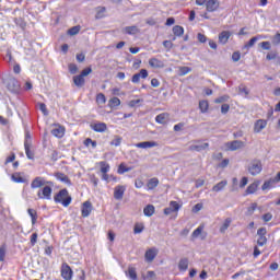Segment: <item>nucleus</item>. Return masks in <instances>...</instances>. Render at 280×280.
<instances>
[{
    "label": "nucleus",
    "instance_id": "obj_50",
    "mask_svg": "<svg viewBox=\"0 0 280 280\" xmlns=\"http://www.w3.org/2000/svg\"><path fill=\"white\" fill-rule=\"evenodd\" d=\"M37 242H38V233H33L31 235V246H36Z\"/></svg>",
    "mask_w": 280,
    "mask_h": 280
},
{
    "label": "nucleus",
    "instance_id": "obj_62",
    "mask_svg": "<svg viewBox=\"0 0 280 280\" xmlns=\"http://www.w3.org/2000/svg\"><path fill=\"white\" fill-rule=\"evenodd\" d=\"M25 145H32V136H30V133L25 135L24 147Z\"/></svg>",
    "mask_w": 280,
    "mask_h": 280
},
{
    "label": "nucleus",
    "instance_id": "obj_38",
    "mask_svg": "<svg viewBox=\"0 0 280 280\" xmlns=\"http://www.w3.org/2000/svg\"><path fill=\"white\" fill-rule=\"evenodd\" d=\"M199 110L201 113H208V110H209V101H200L199 102Z\"/></svg>",
    "mask_w": 280,
    "mask_h": 280
},
{
    "label": "nucleus",
    "instance_id": "obj_33",
    "mask_svg": "<svg viewBox=\"0 0 280 280\" xmlns=\"http://www.w3.org/2000/svg\"><path fill=\"white\" fill-rule=\"evenodd\" d=\"M258 187H259V185L257 183L250 184L247 187V189L245 190V196H250V194H255V191H257Z\"/></svg>",
    "mask_w": 280,
    "mask_h": 280
},
{
    "label": "nucleus",
    "instance_id": "obj_3",
    "mask_svg": "<svg viewBox=\"0 0 280 280\" xmlns=\"http://www.w3.org/2000/svg\"><path fill=\"white\" fill-rule=\"evenodd\" d=\"M54 202L67 208L71 205V202H73V197H71V194H69V189L62 188L54 195Z\"/></svg>",
    "mask_w": 280,
    "mask_h": 280
},
{
    "label": "nucleus",
    "instance_id": "obj_1",
    "mask_svg": "<svg viewBox=\"0 0 280 280\" xmlns=\"http://www.w3.org/2000/svg\"><path fill=\"white\" fill-rule=\"evenodd\" d=\"M32 189H39L37 191V198L39 200H50L51 194H54V182L46 180L45 177H35L31 183Z\"/></svg>",
    "mask_w": 280,
    "mask_h": 280
},
{
    "label": "nucleus",
    "instance_id": "obj_30",
    "mask_svg": "<svg viewBox=\"0 0 280 280\" xmlns=\"http://www.w3.org/2000/svg\"><path fill=\"white\" fill-rule=\"evenodd\" d=\"M147 187L149 190L156 189V187H159V178L153 177L149 179V182L147 183Z\"/></svg>",
    "mask_w": 280,
    "mask_h": 280
},
{
    "label": "nucleus",
    "instance_id": "obj_9",
    "mask_svg": "<svg viewBox=\"0 0 280 280\" xmlns=\"http://www.w3.org/2000/svg\"><path fill=\"white\" fill-rule=\"evenodd\" d=\"M92 212H93V203L90 200L84 201L81 206L82 218H89V215H91Z\"/></svg>",
    "mask_w": 280,
    "mask_h": 280
},
{
    "label": "nucleus",
    "instance_id": "obj_45",
    "mask_svg": "<svg viewBox=\"0 0 280 280\" xmlns=\"http://www.w3.org/2000/svg\"><path fill=\"white\" fill-rule=\"evenodd\" d=\"M96 103L97 104H106V95H104V93H98L96 95Z\"/></svg>",
    "mask_w": 280,
    "mask_h": 280
},
{
    "label": "nucleus",
    "instance_id": "obj_61",
    "mask_svg": "<svg viewBox=\"0 0 280 280\" xmlns=\"http://www.w3.org/2000/svg\"><path fill=\"white\" fill-rule=\"evenodd\" d=\"M246 185H248V177H243L240 182L241 189H244V187H246Z\"/></svg>",
    "mask_w": 280,
    "mask_h": 280
},
{
    "label": "nucleus",
    "instance_id": "obj_55",
    "mask_svg": "<svg viewBox=\"0 0 280 280\" xmlns=\"http://www.w3.org/2000/svg\"><path fill=\"white\" fill-rule=\"evenodd\" d=\"M229 110H231V105H229V104H223V105L221 106V113H222V115H226V113H229Z\"/></svg>",
    "mask_w": 280,
    "mask_h": 280
},
{
    "label": "nucleus",
    "instance_id": "obj_48",
    "mask_svg": "<svg viewBox=\"0 0 280 280\" xmlns=\"http://www.w3.org/2000/svg\"><path fill=\"white\" fill-rule=\"evenodd\" d=\"M83 143L86 148H89V145H92V148H97V142L91 138L85 139Z\"/></svg>",
    "mask_w": 280,
    "mask_h": 280
},
{
    "label": "nucleus",
    "instance_id": "obj_44",
    "mask_svg": "<svg viewBox=\"0 0 280 280\" xmlns=\"http://www.w3.org/2000/svg\"><path fill=\"white\" fill-rule=\"evenodd\" d=\"M8 250V247L5 244L0 246V261H5V252Z\"/></svg>",
    "mask_w": 280,
    "mask_h": 280
},
{
    "label": "nucleus",
    "instance_id": "obj_4",
    "mask_svg": "<svg viewBox=\"0 0 280 280\" xmlns=\"http://www.w3.org/2000/svg\"><path fill=\"white\" fill-rule=\"evenodd\" d=\"M90 73H93V69L91 67L83 69L79 75H74L72 78L73 84H75L79 89H82V86L86 84V80L84 78L90 75Z\"/></svg>",
    "mask_w": 280,
    "mask_h": 280
},
{
    "label": "nucleus",
    "instance_id": "obj_37",
    "mask_svg": "<svg viewBox=\"0 0 280 280\" xmlns=\"http://www.w3.org/2000/svg\"><path fill=\"white\" fill-rule=\"evenodd\" d=\"M144 230H145V225L143 223H136L133 226L135 235H139V233H143Z\"/></svg>",
    "mask_w": 280,
    "mask_h": 280
},
{
    "label": "nucleus",
    "instance_id": "obj_54",
    "mask_svg": "<svg viewBox=\"0 0 280 280\" xmlns=\"http://www.w3.org/2000/svg\"><path fill=\"white\" fill-rule=\"evenodd\" d=\"M16 160V154L11 153L10 156L5 159L4 165H8V163H13V161Z\"/></svg>",
    "mask_w": 280,
    "mask_h": 280
},
{
    "label": "nucleus",
    "instance_id": "obj_32",
    "mask_svg": "<svg viewBox=\"0 0 280 280\" xmlns=\"http://www.w3.org/2000/svg\"><path fill=\"white\" fill-rule=\"evenodd\" d=\"M170 118V114L167 113H162L155 117L156 124H165V120Z\"/></svg>",
    "mask_w": 280,
    "mask_h": 280
},
{
    "label": "nucleus",
    "instance_id": "obj_15",
    "mask_svg": "<svg viewBox=\"0 0 280 280\" xmlns=\"http://www.w3.org/2000/svg\"><path fill=\"white\" fill-rule=\"evenodd\" d=\"M90 128L94 130V132H106V130H108L106 122H94L90 125Z\"/></svg>",
    "mask_w": 280,
    "mask_h": 280
},
{
    "label": "nucleus",
    "instance_id": "obj_8",
    "mask_svg": "<svg viewBox=\"0 0 280 280\" xmlns=\"http://www.w3.org/2000/svg\"><path fill=\"white\" fill-rule=\"evenodd\" d=\"M150 75V73L145 69H141L139 72L135 73L131 77L132 84H139L141 80H147V78Z\"/></svg>",
    "mask_w": 280,
    "mask_h": 280
},
{
    "label": "nucleus",
    "instance_id": "obj_12",
    "mask_svg": "<svg viewBox=\"0 0 280 280\" xmlns=\"http://www.w3.org/2000/svg\"><path fill=\"white\" fill-rule=\"evenodd\" d=\"M50 132L52 137L62 139V137H65V132H67V129L62 125H55V128Z\"/></svg>",
    "mask_w": 280,
    "mask_h": 280
},
{
    "label": "nucleus",
    "instance_id": "obj_24",
    "mask_svg": "<svg viewBox=\"0 0 280 280\" xmlns=\"http://www.w3.org/2000/svg\"><path fill=\"white\" fill-rule=\"evenodd\" d=\"M98 165L102 174H108L110 172V164H108L106 161L98 162Z\"/></svg>",
    "mask_w": 280,
    "mask_h": 280
},
{
    "label": "nucleus",
    "instance_id": "obj_47",
    "mask_svg": "<svg viewBox=\"0 0 280 280\" xmlns=\"http://www.w3.org/2000/svg\"><path fill=\"white\" fill-rule=\"evenodd\" d=\"M121 137L115 136V138L110 141V145H115V148H118V145H121Z\"/></svg>",
    "mask_w": 280,
    "mask_h": 280
},
{
    "label": "nucleus",
    "instance_id": "obj_26",
    "mask_svg": "<svg viewBox=\"0 0 280 280\" xmlns=\"http://www.w3.org/2000/svg\"><path fill=\"white\" fill-rule=\"evenodd\" d=\"M156 209L152 205H148L143 209V213L147 218H152V214L155 213Z\"/></svg>",
    "mask_w": 280,
    "mask_h": 280
},
{
    "label": "nucleus",
    "instance_id": "obj_46",
    "mask_svg": "<svg viewBox=\"0 0 280 280\" xmlns=\"http://www.w3.org/2000/svg\"><path fill=\"white\" fill-rule=\"evenodd\" d=\"M257 211V203L254 202L250 205V207L247 208L246 215H253Z\"/></svg>",
    "mask_w": 280,
    "mask_h": 280
},
{
    "label": "nucleus",
    "instance_id": "obj_41",
    "mask_svg": "<svg viewBox=\"0 0 280 280\" xmlns=\"http://www.w3.org/2000/svg\"><path fill=\"white\" fill-rule=\"evenodd\" d=\"M132 171V167H128L126 166V164L121 163L119 166H118V174H126V172H131Z\"/></svg>",
    "mask_w": 280,
    "mask_h": 280
},
{
    "label": "nucleus",
    "instance_id": "obj_29",
    "mask_svg": "<svg viewBox=\"0 0 280 280\" xmlns=\"http://www.w3.org/2000/svg\"><path fill=\"white\" fill-rule=\"evenodd\" d=\"M28 215L31 217L32 220V225L34 226V224H36L37 220H38V212H36L35 209L30 208L27 210Z\"/></svg>",
    "mask_w": 280,
    "mask_h": 280
},
{
    "label": "nucleus",
    "instance_id": "obj_60",
    "mask_svg": "<svg viewBox=\"0 0 280 280\" xmlns=\"http://www.w3.org/2000/svg\"><path fill=\"white\" fill-rule=\"evenodd\" d=\"M18 82L15 81V79H11L8 83V89L9 91H14V88L12 86H16Z\"/></svg>",
    "mask_w": 280,
    "mask_h": 280
},
{
    "label": "nucleus",
    "instance_id": "obj_42",
    "mask_svg": "<svg viewBox=\"0 0 280 280\" xmlns=\"http://www.w3.org/2000/svg\"><path fill=\"white\" fill-rule=\"evenodd\" d=\"M259 36H255V37H252L247 44H245V49H250V47H254L255 46V43H257V40H259Z\"/></svg>",
    "mask_w": 280,
    "mask_h": 280
},
{
    "label": "nucleus",
    "instance_id": "obj_20",
    "mask_svg": "<svg viewBox=\"0 0 280 280\" xmlns=\"http://www.w3.org/2000/svg\"><path fill=\"white\" fill-rule=\"evenodd\" d=\"M230 38H231V32L229 31H223L219 34V43H221V45H226Z\"/></svg>",
    "mask_w": 280,
    "mask_h": 280
},
{
    "label": "nucleus",
    "instance_id": "obj_5",
    "mask_svg": "<svg viewBox=\"0 0 280 280\" xmlns=\"http://www.w3.org/2000/svg\"><path fill=\"white\" fill-rule=\"evenodd\" d=\"M60 275L63 280H73V269L67 262L61 264Z\"/></svg>",
    "mask_w": 280,
    "mask_h": 280
},
{
    "label": "nucleus",
    "instance_id": "obj_56",
    "mask_svg": "<svg viewBox=\"0 0 280 280\" xmlns=\"http://www.w3.org/2000/svg\"><path fill=\"white\" fill-rule=\"evenodd\" d=\"M240 58H242V54H240V51H235L232 54V60L234 62H240Z\"/></svg>",
    "mask_w": 280,
    "mask_h": 280
},
{
    "label": "nucleus",
    "instance_id": "obj_31",
    "mask_svg": "<svg viewBox=\"0 0 280 280\" xmlns=\"http://www.w3.org/2000/svg\"><path fill=\"white\" fill-rule=\"evenodd\" d=\"M13 183H27V179L21 173H14L11 176Z\"/></svg>",
    "mask_w": 280,
    "mask_h": 280
},
{
    "label": "nucleus",
    "instance_id": "obj_53",
    "mask_svg": "<svg viewBox=\"0 0 280 280\" xmlns=\"http://www.w3.org/2000/svg\"><path fill=\"white\" fill-rule=\"evenodd\" d=\"M170 208L173 210V212L178 211V209H180V205H178V201H171Z\"/></svg>",
    "mask_w": 280,
    "mask_h": 280
},
{
    "label": "nucleus",
    "instance_id": "obj_21",
    "mask_svg": "<svg viewBox=\"0 0 280 280\" xmlns=\"http://www.w3.org/2000/svg\"><path fill=\"white\" fill-rule=\"evenodd\" d=\"M126 277H128V279L131 280H138V276H137V268L129 266L127 271H125Z\"/></svg>",
    "mask_w": 280,
    "mask_h": 280
},
{
    "label": "nucleus",
    "instance_id": "obj_28",
    "mask_svg": "<svg viewBox=\"0 0 280 280\" xmlns=\"http://www.w3.org/2000/svg\"><path fill=\"white\" fill-rule=\"evenodd\" d=\"M109 108H117V106H121V100L119 97L114 96L108 102Z\"/></svg>",
    "mask_w": 280,
    "mask_h": 280
},
{
    "label": "nucleus",
    "instance_id": "obj_43",
    "mask_svg": "<svg viewBox=\"0 0 280 280\" xmlns=\"http://www.w3.org/2000/svg\"><path fill=\"white\" fill-rule=\"evenodd\" d=\"M105 13H106V7H98L96 9V19H104Z\"/></svg>",
    "mask_w": 280,
    "mask_h": 280
},
{
    "label": "nucleus",
    "instance_id": "obj_52",
    "mask_svg": "<svg viewBox=\"0 0 280 280\" xmlns=\"http://www.w3.org/2000/svg\"><path fill=\"white\" fill-rule=\"evenodd\" d=\"M222 102H229V95H223L214 100V104H222Z\"/></svg>",
    "mask_w": 280,
    "mask_h": 280
},
{
    "label": "nucleus",
    "instance_id": "obj_14",
    "mask_svg": "<svg viewBox=\"0 0 280 280\" xmlns=\"http://www.w3.org/2000/svg\"><path fill=\"white\" fill-rule=\"evenodd\" d=\"M126 194V186L118 185L114 188L115 200H124V195Z\"/></svg>",
    "mask_w": 280,
    "mask_h": 280
},
{
    "label": "nucleus",
    "instance_id": "obj_58",
    "mask_svg": "<svg viewBox=\"0 0 280 280\" xmlns=\"http://www.w3.org/2000/svg\"><path fill=\"white\" fill-rule=\"evenodd\" d=\"M179 71H180L182 75H187V73H190L191 68H189V67H180Z\"/></svg>",
    "mask_w": 280,
    "mask_h": 280
},
{
    "label": "nucleus",
    "instance_id": "obj_6",
    "mask_svg": "<svg viewBox=\"0 0 280 280\" xmlns=\"http://www.w3.org/2000/svg\"><path fill=\"white\" fill-rule=\"evenodd\" d=\"M278 183H280V172L276 175V177L265 180V183L261 186V189H262V191H266L268 189H275V187H277Z\"/></svg>",
    "mask_w": 280,
    "mask_h": 280
},
{
    "label": "nucleus",
    "instance_id": "obj_36",
    "mask_svg": "<svg viewBox=\"0 0 280 280\" xmlns=\"http://www.w3.org/2000/svg\"><path fill=\"white\" fill-rule=\"evenodd\" d=\"M202 231H205V225L201 224L199 225L191 234V238L196 240V237H200V235H202Z\"/></svg>",
    "mask_w": 280,
    "mask_h": 280
},
{
    "label": "nucleus",
    "instance_id": "obj_13",
    "mask_svg": "<svg viewBox=\"0 0 280 280\" xmlns=\"http://www.w3.org/2000/svg\"><path fill=\"white\" fill-rule=\"evenodd\" d=\"M156 255H159V249H156L155 247H152L145 252L144 259L149 264H152V261H154V259H156Z\"/></svg>",
    "mask_w": 280,
    "mask_h": 280
},
{
    "label": "nucleus",
    "instance_id": "obj_7",
    "mask_svg": "<svg viewBox=\"0 0 280 280\" xmlns=\"http://www.w3.org/2000/svg\"><path fill=\"white\" fill-rule=\"evenodd\" d=\"M261 170H264V166L261 164V161L259 160H254L248 167V172L249 174H252V176H257V174H261Z\"/></svg>",
    "mask_w": 280,
    "mask_h": 280
},
{
    "label": "nucleus",
    "instance_id": "obj_19",
    "mask_svg": "<svg viewBox=\"0 0 280 280\" xmlns=\"http://www.w3.org/2000/svg\"><path fill=\"white\" fill-rule=\"evenodd\" d=\"M149 65L152 69H163V67H165V63L156 58L149 59Z\"/></svg>",
    "mask_w": 280,
    "mask_h": 280
},
{
    "label": "nucleus",
    "instance_id": "obj_39",
    "mask_svg": "<svg viewBox=\"0 0 280 280\" xmlns=\"http://www.w3.org/2000/svg\"><path fill=\"white\" fill-rule=\"evenodd\" d=\"M80 30H82L81 25L73 26V27L68 30V35L69 36H77V34H80Z\"/></svg>",
    "mask_w": 280,
    "mask_h": 280
},
{
    "label": "nucleus",
    "instance_id": "obj_57",
    "mask_svg": "<svg viewBox=\"0 0 280 280\" xmlns=\"http://www.w3.org/2000/svg\"><path fill=\"white\" fill-rule=\"evenodd\" d=\"M197 40L199 43H207V36L205 34H202V33H198L197 34Z\"/></svg>",
    "mask_w": 280,
    "mask_h": 280
},
{
    "label": "nucleus",
    "instance_id": "obj_40",
    "mask_svg": "<svg viewBox=\"0 0 280 280\" xmlns=\"http://www.w3.org/2000/svg\"><path fill=\"white\" fill-rule=\"evenodd\" d=\"M24 150L27 159H30V161H34V151H32V145L26 144Z\"/></svg>",
    "mask_w": 280,
    "mask_h": 280
},
{
    "label": "nucleus",
    "instance_id": "obj_34",
    "mask_svg": "<svg viewBox=\"0 0 280 280\" xmlns=\"http://www.w3.org/2000/svg\"><path fill=\"white\" fill-rule=\"evenodd\" d=\"M189 268V260L187 258L180 259L178 264V269L185 272Z\"/></svg>",
    "mask_w": 280,
    "mask_h": 280
},
{
    "label": "nucleus",
    "instance_id": "obj_51",
    "mask_svg": "<svg viewBox=\"0 0 280 280\" xmlns=\"http://www.w3.org/2000/svg\"><path fill=\"white\" fill-rule=\"evenodd\" d=\"M39 110L43 113V115L47 116L49 115V110H47V105L45 103H39Z\"/></svg>",
    "mask_w": 280,
    "mask_h": 280
},
{
    "label": "nucleus",
    "instance_id": "obj_10",
    "mask_svg": "<svg viewBox=\"0 0 280 280\" xmlns=\"http://www.w3.org/2000/svg\"><path fill=\"white\" fill-rule=\"evenodd\" d=\"M220 10V0H208L206 2V11L213 13Z\"/></svg>",
    "mask_w": 280,
    "mask_h": 280
},
{
    "label": "nucleus",
    "instance_id": "obj_2",
    "mask_svg": "<svg viewBox=\"0 0 280 280\" xmlns=\"http://www.w3.org/2000/svg\"><path fill=\"white\" fill-rule=\"evenodd\" d=\"M266 235H268V230H266V228H259L257 230L258 237L256 241V245L254 246V252H253L254 259H257L259 255H261V249H259V247L266 246V244H268V237Z\"/></svg>",
    "mask_w": 280,
    "mask_h": 280
},
{
    "label": "nucleus",
    "instance_id": "obj_11",
    "mask_svg": "<svg viewBox=\"0 0 280 280\" xmlns=\"http://www.w3.org/2000/svg\"><path fill=\"white\" fill-rule=\"evenodd\" d=\"M244 145V141L242 140H234L225 143V148H228V150H230L231 152H235V150H242Z\"/></svg>",
    "mask_w": 280,
    "mask_h": 280
},
{
    "label": "nucleus",
    "instance_id": "obj_16",
    "mask_svg": "<svg viewBox=\"0 0 280 280\" xmlns=\"http://www.w3.org/2000/svg\"><path fill=\"white\" fill-rule=\"evenodd\" d=\"M55 178H57V180H60V183H65V185H68V187H71L72 185L71 179L65 173H55Z\"/></svg>",
    "mask_w": 280,
    "mask_h": 280
},
{
    "label": "nucleus",
    "instance_id": "obj_64",
    "mask_svg": "<svg viewBox=\"0 0 280 280\" xmlns=\"http://www.w3.org/2000/svg\"><path fill=\"white\" fill-rule=\"evenodd\" d=\"M260 47L266 50H270V42L260 43Z\"/></svg>",
    "mask_w": 280,
    "mask_h": 280
},
{
    "label": "nucleus",
    "instance_id": "obj_17",
    "mask_svg": "<svg viewBox=\"0 0 280 280\" xmlns=\"http://www.w3.org/2000/svg\"><path fill=\"white\" fill-rule=\"evenodd\" d=\"M268 126V121L264 120V119H258L256 120V122L254 124V132L259 133L261 132V130H264V128H266Z\"/></svg>",
    "mask_w": 280,
    "mask_h": 280
},
{
    "label": "nucleus",
    "instance_id": "obj_23",
    "mask_svg": "<svg viewBox=\"0 0 280 280\" xmlns=\"http://www.w3.org/2000/svg\"><path fill=\"white\" fill-rule=\"evenodd\" d=\"M226 185H229V182L226 179L221 180L212 187V191H215L218 194L219 191H222V189H224Z\"/></svg>",
    "mask_w": 280,
    "mask_h": 280
},
{
    "label": "nucleus",
    "instance_id": "obj_63",
    "mask_svg": "<svg viewBox=\"0 0 280 280\" xmlns=\"http://www.w3.org/2000/svg\"><path fill=\"white\" fill-rule=\"evenodd\" d=\"M264 222H270L272 220V213L268 212L262 215Z\"/></svg>",
    "mask_w": 280,
    "mask_h": 280
},
{
    "label": "nucleus",
    "instance_id": "obj_35",
    "mask_svg": "<svg viewBox=\"0 0 280 280\" xmlns=\"http://www.w3.org/2000/svg\"><path fill=\"white\" fill-rule=\"evenodd\" d=\"M231 222H233L231 218L225 219L223 224L220 228V233H226V231L229 230V226H231Z\"/></svg>",
    "mask_w": 280,
    "mask_h": 280
},
{
    "label": "nucleus",
    "instance_id": "obj_27",
    "mask_svg": "<svg viewBox=\"0 0 280 280\" xmlns=\"http://www.w3.org/2000/svg\"><path fill=\"white\" fill-rule=\"evenodd\" d=\"M124 33L129 36H135V34H139V27L137 26H127L124 28Z\"/></svg>",
    "mask_w": 280,
    "mask_h": 280
},
{
    "label": "nucleus",
    "instance_id": "obj_18",
    "mask_svg": "<svg viewBox=\"0 0 280 280\" xmlns=\"http://www.w3.org/2000/svg\"><path fill=\"white\" fill-rule=\"evenodd\" d=\"M135 145L136 148L148 150V148H156L159 143L154 141H144V142L136 143Z\"/></svg>",
    "mask_w": 280,
    "mask_h": 280
},
{
    "label": "nucleus",
    "instance_id": "obj_49",
    "mask_svg": "<svg viewBox=\"0 0 280 280\" xmlns=\"http://www.w3.org/2000/svg\"><path fill=\"white\" fill-rule=\"evenodd\" d=\"M68 69L72 75H75V73H78V65L75 63H69Z\"/></svg>",
    "mask_w": 280,
    "mask_h": 280
},
{
    "label": "nucleus",
    "instance_id": "obj_25",
    "mask_svg": "<svg viewBox=\"0 0 280 280\" xmlns=\"http://www.w3.org/2000/svg\"><path fill=\"white\" fill-rule=\"evenodd\" d=\"M207 148H209V143H203L200 145H190L189 150L190 152H202V150H207Z\"/></svg>",
    "mask_w": 280,
    "mask_h": 280
},
{
    "label": "nucleus",
    "instance_id": "obj_59",
    "mask_svg": "<svg viewBox=\"0 0 280 280\" xmlns=\"http://www.w3.org/2000/svg\"><path fill=\"white\" fill-rule=\"evenodd\" d=\"M163 47H165V49H167L170 51V49H172V47H174V43H172V40H164Z\"/></svg>",
    "mask_w": 280,
    "mask_h": 280
},
{
    "label": "nucleus",
    "instance_id": "obj_22",
    "mask_svg": "<svg viewBox=\"0 0 280 280\" xmlns=\"http://www.w3.org/2000/svg\"><path fill=\"white\" fill-rule=\"evenodd\" d=\"M173 34L175 37H173L172 40H176V37L180 38V36H183V34H185V28L180 25H175L173 27Z\"/></svg>",
    "mask_w": 280,
    "mask_h": 280
}]
</instances>
